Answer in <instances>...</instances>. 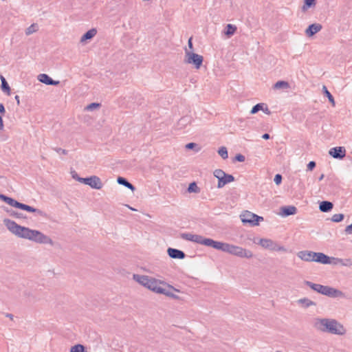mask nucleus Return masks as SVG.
Listing matches in <instances>:
<instances>
[{
	"instance_id": "obj_1",
	"label": "nucleus",
	"mask_w": 352,
	"mask_h": 352,
	"mask_svg": "<svg viewBox=\"0 0 352 352\" xmlns=\"http://www.w3.org/2000/svg\"><path fill=\"white\" fill-rule=\"evenodd\" d=\"M3 223L8 230L16 236L43 244L53 243L52 240L41 232L18 225L14 221L5 219Z\"/></svg>"
},
{
	"instance_id": "obj_2",
	"label": "nucleus",
	"mask_w": 352,
	"mask_h": 352,
	"mask_svg": "<svg viewBox=\"0 0 352 352\" xmlns=\"http://www.w3.org/2000/svg\"><path fill=\"white\" fill-rule=\"evenodd\" d=\"M314 325L318 330L334 335L342 336L346 333L344 326L334 319L316 318Z\"/></svg>"
},
{
	"instance_id": "obj_3",
	"label": "nucleus",
	"mask_w": 352,
	"mask_h": 352,
	"mask_svg": "<svg viewBox=\"0 0 352 352\" xmlns=\"http://www.w3.org/2000/svg\"><path fill=\"white\" fill-rule=\"evenodd\" d=\"M214 248L240 258H250L253 256L252 251L228 243L216 241Z\"/></svg>"
},
{
	"instance_id": "obj_4",
	"label": "nucleus",
	"mask_w": 352,
	"mask_h": 352,
	"mask_svg": "<svg viewBox=\"0 0 352 352\" xmlns=\"http://www.w3.org/2000/svg\"><path fill=\"white\" fill-rule=\"evenodd\" d=\"M305 284L309 286L313 290L317 292L319 294L327 296L330 298H343L344 294L336 288L330 286L322 285L320 284L314 283L309 280H305Z\"/></svg>"
},
{
	"instance_id": "obj_5",
	"label": "nucleus",
	"mask_w": 352,
	"mask_h": 352,
	"mask_svg": "<svg viewBox=\"0 0 352 352\" xmlns=\"http://www.w3.org/2000/svg\"><path fill=\"white\" fill-rule=\"evenodd\" d=\"M133 278L141 285L157 294L162 292V285L164 283L154 278L146 275L133 274Z\"/></svg>"
},
{
	"instance_id": "obj_6",
	"label": "nucleus",
	"mask_w": 352,
	"mask_h": 352,
	"mask_svg": "<svg viewBox=\"0 0 352 352\" xmlns=\"http://www.w3.org/2000/svg\"><path fill=\"white\" fill-rule=\"evenodd\" d=\"M0 199L5 201L6 204H9L10 206L19 208L23 210H25L29 212H34L36 213L38 215L42 216L43 214V212L39 209L35 208L34 207H32L30 206L20 203L15 199L7 197L3 194H0Z\"/></svg>"
},
{
	"instance_id": "obj_7",
	"label": "nucleus",
	"mask_w": 352,
	"mask_h": 352,
	"mask_svg": "<svg viewBox=\"0 0 352 352\" xmlns=\"http://www.w3.org/2000/svg\"><path fill=\"white\" fill-rule=\"evenodd\" d=\"M181 237L184 240L195 242L196 243L204 245L208 247H212L213 248H214L216 242V241L212 239L205 238L201 235L194 234L189 232L182 233L181 234Z\"/></svg>"
},
{
	"instance_id": "obj_8",
	"label": "nucleus",
	"mask_w": 352,
	"mask_h": 352,
	"mask_svg": "<svg viewBox=\"0 0 352 352\" xmlns=\"http://www.w3.org/2000/svg\"><path fill=\"white\" fill-rule=\"evenodd\" d=\"M258 245H260L261 247H263L265 249L271 250V251H275V252H286L287 251V248H285L283 245H281L276 241H274L270 239H260L257 242Z\"/></svg>"
},
{
	"instance_id": "obj_9",
	"label": "nucleus",
	"mask_w": 352,
	"mask_h": 352,
	"mask_svg": "<svg viewBox=\"0 0 352 352\" xmlns=\"http://www.w3.org/2000/svg\"><path fill=\"white\" fill-rule=\"evenodd\" d=\"M204 58L203 56L194 53L186 51L185 62L193 65L196 69H199L202 65Z\"/></svg>"
},
{
	"instance_id": "obj_10",
	"label": "nucleus",
	"mask_w": 352,
	"mask_h": 352,
	"mask_svg": "<svg viewBox=\"0 0 352 352\" xmlns=\"http://www.w3.org/2000/svg\"><path fill=\"white\" fill-rule=\"evenodd\" d=\"M241 219L243 223H250L252 226L258 225L259 221L263 219L262 217L258 216L249 211H245L243 214H242L241 215Z\"/></svg>"
},
{
	"instance_id": "obj_11",
	"label": "nucleus",
	"mask_w": 352,
	"mask_h": 352,
	"mask_svg": "<svg viewBox=\"0 0 352 352\" xmlns=\"http://www.w3.org/2000/svg\"><path fill=\"white\" fill-rule=\"evenodd\" d=\"M329 155L335 159H342L346 155V149L343 146L331 148L329 152Z\"/></svg>"
},
{
	"instance_id": "obj_12",
	"label": "nucleus",
	"mask_w": 352,
	"mask_h": 352,
	"mask_svg": "<svg viewBox=\"0 0 352 352\" xmlns=\"http://www.w3.org/2000/svg\"><path fill=\"white\" fill-rule=\"evenodd\" d=\"M87 185L96 190H100L103 186V184L101 179L95 175L88 177V182H87Z\"/></svg>"
},
{
	"instance_id": "obj_13",
	"label": "nucleus",
	"mask_w": 352,
	"mask_h": 352,
	"mask_svg": "<svg viewBox=\"0 0 352 352\" xmlns=\"http://www.w3.org/2000/svg\"><path fill=\"white\" fill-rule=\"evenodd\" d=\"M316 252L312 251H300L298 253V256L302 261H315V256Z\"/></svg>"
},
{
	"instance_id": "obj_14",
	"label": "nucleus",
	"mask_w": 352,
	"mask_h": 352,
	"mask_svg": "<svg viewBox=\"0 0 352 352\" xmlns=\"http://www.w3.org/2000/svg\"><path fill=\"white\" fill-rule=\"evenodd\" d=\"M167 252L168 256L172 258L183 259L186 256L185 253L178 249L169 248L167 250Z\"/></svg>"
},
{
	"instance_id": "obj_15",
	"label": "nucleus",
	"mask_w": 352,
	"mask_h": 352,
	"mask_svg": "<svg viewBox=\"0 0 352 352\" xmlns=\"http://www.w3.org/2000/svg\"><path fill=\"white\" fill-rule=\"evenodd\" d=\"M38 80L47 85H58L59 81L54 80L47 74H41L38 76Z\"/></svg>"
},
{
	"instance_id": "obj_16",
	"label": "nucleus",
	"mask_w": 352,
	"mask_h": 352,
	"mask_svg": "<svg viewBox=\"0 0 352 352\" xmlns=\"http://www.w3.org/2000/svg\"><path fill=\"white\" fill-rule=\"evenodd\" d=\"M322 27L320 23H313L308 26L305 30V34L308 36H312L322 30Z\"/></svg>"
},
{
	"instance_id": "obj_17",
	"label": "nucleus",
	"mask_w": 352,
	"mask_h": 352,
	"mask_svg": "<svg viewBox=\"0 0 352 352\" xmlns=\"http://www.w3.org/2000/svg\"><path fill=\"white\" fill-rule=\"evenodd\" d=\"M296 212L297 208L293 206H288L280 208V214L283 217H288L289 215L295 214Z\"/></svg>"
},
{
	"instance_id": "obj_18",
	"label": "nucleus",
	"mask_w": 352,
	"mask_h": 352,
	"mask_svg": "<svg viewBox=\"0 0 352 352\" xmlns=\"http://www.w3.org/2000/svg\"><path fill=\"white\" fill-rule=\"evenodd\" d=\"M315 262L322 264H329L331 263L330 257L322 252H316Z\"/></svg>"
},
{
	"instance_id": "obj_19",
	"label": "nucleus",
	"mask_w": 352,
	"mask_h": 352,
	"mask_svg": "<svg viewBox=\"0 0 352 352\" xmlns=\"http://www.w3.org/2000/svg\"><path fill=\"white\" fill-rule=\"evenodd\" d=\"M234 181V177L232 175L226 173V175L221 177V180L218 182L217 187L219 188H223L225 185Z\"/></svg>"
},
{
	"instance_id": "obj_20",
	"label": "nucleus",
	"mask_w": 352,
	"mask_h": 352,
	"mask_svg": "<svg viewBox=\"0 0 352 352\" xmlns=\"http://www.w3.org/2000/svg\"><path fill=\"white\" fill-rule=\"evenodd\" d=\"M333 204L329 201H322L320 203L319 209L322 212H328L332 210Z\"/></svg>"
},
{
	"instance_id": "obj_21",
	"label": "nucleus",
	"mask_w": 352,
	"mask_h": 352,
	"mask_svg": "<svg viewBox=\"0 0 352 352\" xmlns=\"http://www.w3.org/2000/svg\"><path fill=\"white\" fill-rule=\"evenodd\" d=\"M297 303L303 308H308L310 306L316 305V302L307 298H300L297 300Z\"/></svg>"
},
{
	"instance_id": "obj_22",
	"label": "nucleus",
	"mask_w": 352,
	"mask_h": 352,
	"mask_svg": "<svg viewBox=\"0 0 352 352\" xmlns=\"http://www.w3.org/2000/svg\"><path fill=\"white\" fill-rule=\"evenodd\" d=\"M117 182L120 185H122L125 187H126L127 188L131 190L132 191L135 190V186L131 184L130 182H129L127 181L126 179H125L124 177H118V179H117Z\"/></svg>"
},
{
	"instance_id": "obj_23",
	"label": "nucleus",
	"mask_w": 352,
	"mask_h": 352,
	"mask_svg": "<svg viewBox=\"0 0 352 352\" xmlns=\"http://www.w3.org/2000/svg\"><path fill=\"white\" fill-rule=\"evenodd\" d=\"M236 27L232 24H228L225 28L224 34L228 38L231 37L236 31Z\"/></svg>"
},
{
	"instance_id": "obj_24",
	"label": "nucleus",
	"mask_w": 352,
	"mask_h": 352,
	"mask_svg": "<svg viewBox=\"0 0 352 352\" xmlns=\"http://www.w3.org/2000/svg\"><path fill=\"white\" fill-rule=\"evenodd\" d=\"M97 33V31L96 29L92 28L89 30H88L85 34L82 35L81 37L80 41L82 42L85 41L87 40L92 38Z\"/></svg>"
},
{
	"instance_id": "obj_25",
	"label": "nucleus",
	"mask_w": 352,
	"mask_h": 352,
	"mask_svg": "<svg viewBox=\"0 0 352 352\" xmlns=\"http://www.w3.org/2000/svg\"><path fill=\"white\" fill-rule=\"evenodd\" d=\"M0 78H1V87L2 91L3 92L6 93L8 95H10V86H9L8 83L7 82L6 78L3 76H1Z\"/></svg>"
},
{
	"instance_id": "obj_26",
	"label": "nucleus",
	"mask_w": 352,
	"mask_h": 352,
	"mask_svg": "<svg viewBox=\"0 0 352 352\" xmlns=\"http://www.w3.org/2000/svg\"><path fill=\"white\" fill-rule=\"evenodd\" d=\"M162 292H159L158 294H162L167 296H170L173 294V290H175V289L170 285H166L165 287H163L162 285Z\"/></svg>"
},
{
	"instance_id": "obj_27",
	"label": "nucleus",
	"mask_w": 352,
	"mask_h": 352,
	"mask_svg": "<svg viewBox=\"0 0 352 352\" xmlns=\"http://www.w3.org/2000/svg\"><path fill=\"white\" fill-rule=\"evenodd\" d=\"M38 30V25L36 23H33L25 30V34L30 35Z\"/></svg>"
},
{
	"instance_id": "obj_28",
	"label": "nucleus",
	"mask_w": 352,
	"mask_h": 352,
	"mask_svg": "<svg viewBox=\"0 0 352 352\" xmlns=\"http://www.w3.org/2000/svg\"><path fill=\"white\" fill-rule=\"evenodd\" d=\"M289 87V83L286 81L283 80H279L276 82L274 85V88L278 89H287Z\"/></svg>"
},
{
	"instance_id": "obj_29",
	"label": "nucleus",
	"mask_w": 352,
	"mask_h": 352,
	"mask_svg": "<svg viewBox=\"0 0 352 352\" xmlns=\"http://www.w3.org/2000/svg\"><path fill=\"white\" fill-rule=\"evenodd\" d=\"M323 93L328 98L329 102L333 104V105H335V101L333 96L331 94V93L327 90V87L325 86H323L322 87Z\"/></svg>"
},
{
	"instance_id": "obj_30",
	"label": "nucleus",
	"mask_w": 352,
	"mask_h": 352,
	"mask_svg": "<svg viewBox=\"0 0 352 352\" xmlns=\"http://www.w3.org/2000/svg\"><path fill=\"white\" fill-rule=\"evenodd\" d=\"M316 5V0H305L302 10H306L309 8H311Z\"/></svg>"
},
{
	"instance_id": "obj_31",
	"label": "nucleus",
	"mask_w": 352,
	"mask_h": 352,
	"mask_svg": "<svg viewBox=\"0 0 352 352\" xmlns=\"http://www.w3.org/2000/svg\"><path fill=\"white\" fill-rule=\"evenodd\" d=\"M264 107V103H258L252 107V109L250 111V113L255 114L260 110H262Z\"/></svg>"
},
{
	"instance_id": "obj_32",
	"label": "nucleus",
	"mask_w": 352,
	"mask_h": 352,
	"mask_svg": "<svg viewBox=\"0 0 352 352\" xmlns=\"http://www.w3.org/2000/svg\"><path fill=\"white\" fill-rule=\"evenodd\" d=\"M218 153L223 160H226L228 157V150L224 146L219 148Z\"/></svg>"
},
{
	"instance_id": "obj_33",
	"label": "nucleus",
	"mask_w": 352,
	"mask_h": 352,
	"mask_svg": "<svg viewBox=\"0 0 352 352\" xmlns=\"http://www.w3.org/2000/svg\"><path fill=\"white\" fill-rule=\"evenodd\" d=\"M214 176L218 179V182L221 180V177L223 178L226 175V173L221 169H216L214 173Z\"/></svg>"
},
{
	"instance_id": "obj_34",
	"label": "nucleus",
	"mask_w": 352,
	"mask_h": 352,
	"mask_svg": "<svg viewBox=\"0 0 352 352\" xmlns=\"http://www.w3.org/2000/svg\"><path fill=\"white\" fill-rule=\"evenodd\" d=\"M188 191L189 192H198L199 190L197 184L195 182H192L188 186Z\"/></svg>"
},
{
	"instance_id": "obj_35",
	"label": "nucleus",
	"mask_w": 352,
	"mask_h": 352,
	"mask_svg": "<svg viewBox=\"0 0 352 352\" xmlns=\"http://www.w3.org/2000/svg\"><path fill=\"white\" fill-rule=\"evenodd\" d=\"M344 217L343 214H335L332 216L331 221L333 222L339 223L344 219Z\"/></svg>"
},
{
	"instance_id": "obj_36",
	"label": "nucleus",
	"mask_w": 352,
	"mask_h": 352,
	"mask_svg": "<svg viewBox=\"0 0 352 352\" xmlns=\"http://www.w3.org/2000/svg\"><path fill=\"white\" fill-rule=\"evenodd\" d=\"M85 347L82 344H76L71 348L70 352H84Z\"/></svg>"
},
{
	"instance_id": "obj_37",
	"label": "nucleus",
	"mask_w": 352,
	"mask_h": 352,
	"mask_svg": "<svg viewBox=\"0 0 352 352\" xmlns=\"http://www.w3.org/2000/svg\"><path fill=\"white\" fill-rule=\"evenodd\" d=\"M10 215L17 219L23 218V216L21 213L13 210L10 212Z\"/></svg>"
},
{
	"instance_id": "obj_38",
	"label": "nucleus",
	"mask_w": 352,
	"mask_h": 352,
	"mask_svg": "<svg viewBox=\"0 0 352 352\" xmlns=\"http://www.w3.org/2000/svg\"><path fill=\"white\" fill-rule=\"evenodd\" d=\"M274 181L276 184L279 185L282 182V175L280 174H276L274 178Z\"/></svg>"
},
{
	"instance_id": "obj_39",
	"label": "nucleus",
	"mask_w": 352,
	"mask_h": 352,
	"mask_svg": "<svg viewBox=\"0 0 352 352\" xmlns=\"http://www.w3.org/2000/svg\"><path fill=\"white\" fill-rule=\"evenodd\" d=\"M54 150L60 155H67V151L61 148H54Z\"/></svg>"
},
{
	"instance_id": "obj_40",
	"label": "nucleus",
	"mask_w": 352,
	"mask_h": 352,
	"mask_svg": "<svg viewBox=\"0 0 352 352\" xmlns=\"http://www.w3.org/2000/svg\"><path fill=\"white\" fill-rule=\"evenodd\" d=\"M99 104L98 103H95V102H93V103H91L90 104H89L87 107V109L88 110H90V111H92L94 110V109L97 108L99 107Z\"/></svg>"
},
{
	"instance_id": "obj_41",
	"label": "nucleus",
	"mask_w": 352,
	"mask_h": 352,
	"mask_svg": "<svg viewBox=\"0 0 352 352\" xmlns=\"http://www.w3.org/2000/svg\"><path fill=\"white\" fill-rule=\"evenodd\" d=\"M235 160L237 161V162H243L245 161V157L244 155H241V154H238L235 156Z\"/></svg>"
},
{
	"instance_id": "obj_42",
	"label": "nucleus",
	"mask_w": 352,
	"mask_h": 352,
	"mask_svg": "<svg viewBox=\"0 0 352 352\" xmlns=\"http://www.w3.org/2000/svg\"><path fill=\"white\" fill-rule=\"evenodd\" d=\"M316 167V162L314 161H311L307 164V170H312Z\"/></svg>"
},
{
	"instance_id": "obj_43",
	"label": "nucleus",
	"mask_w": 352,
	"mask_h": 352,
	"mask_svg": "<svg viewBox=\"0 0 352 352\" xmlns=\"http://www.w3.org/2000/svg\"><path fill=\"white\" fill-rule=\"evenodd\" d=\"M195 147H197V144L193 142L188 143L186 145L187 149H192Z\"/></svg>"
},
{
	"instance_id": "obj_44",
	"label": "nucleus",
	"mask_w": 352,
	"mask_h": 352,
	"mask_svg": "<svg viewBox=\"0 0 352 352\" xmlns=\"http://www.w3.org/2000/svg\"><path fill=\"white\" fill-rule=\"evenodd\" d=\"M344 231L347 234H352V223L349 226H347Z\"/></svg>"
},
{
	"instance_id": "obj_45",
	"label": "nucleus",
	"mask_w": 352,
	"mask_h": 352,
	"mask_svg": "<svg viewBox=\"0 0 352 352\" xmlns=\"http://www.w3.org/2000/svg\"><path fill=\"white\" fill-rule=\"evenodd\" d=\"M76 180H77L78 182H79L80 183H82V184H85L87 185V182H88V177H85V178H83V177L76 178Z\"/></svg>"
},
{
	"instance_id": "obj_46",
	"label": "nucleus",
	"mask_w": 352,
	"mask_h": 352,
	"mask_svg": "<svg viewBox=\"0 0 352 352\" xmlns=\"http://www.w3.org/2000/svg\"><path fill=\"white\" fill-rule=\"evenodd\" d=\"M262 111L267 115L271 114L270 110L268 109L267 106L265 104V107L263 108Z\"/></svg>"
},
{
	"instance_id": "obj_47",
	"label": "nucleus",
	"mask_w": 352,
	"mask_h": 352,
	"mask_svg": "<svg viewBox=\"0 0 352 352\" xmlns=\"http://www.w3.org/2000/svg\"><path fill=\"white\" fill-rule=\"evenodd\" d=\"M6 112V109L4 105L2 103H0V113H4Z\"/></svg>"
},
{
	"instance_id": "obj_48",
	"label": "nucleus",
	"mask_w": 352,
	"mask_h": 352,
	"mask_svg": "<svg viewBox=\"0 0 352 352\" xmlns=\"http://www.w3.org/2000/svg\"><path fill=\"white\" fill-rule=\"evenodd\" d=\"M188 45L189 48H190V49L192 48V38H190L188 39Z\"/></svg>"
},
{
	"instance_id": "obj_49",
	"label": "nucleus",
	"mask_w": 352,
	"mask_h": 352,
	"mask_svg": "<svg viewBox=\"0 0 352 352\" xmlns=\"http://www.w3.org/2000/svg\"><path fill=\"white\" fill-rule=\"evenodd\" d=\"M262 138L265 140H268L270 139V136L268 133H264L263 135H262Z\"/></svg>"
},
{
	"instance_id": "obj_50",
	"label": "nucleus",
	"mask_w": 352,
	"mask_h": 352,
	"mask_svg": "<svg viewBox=\"0 0 352 352\" xmlns=\"http://www.w3.org/2000/svg\"><path fill=\"white\" fill-rule=\"evenodd\" d=\"M3 119L1 116H0V130L3 129Z\"/></svg>"
},
{
	"instance_id": "obj_51",
	"label": "nucleus",
	"mask_w": 352,
	"mask_h": 352,
	"mask_svg": "<svg viewBox=\"0 0 352 352\" xmlns=\"http://www.w3.org/2000/svg\"><path fill=\"white\" fill-rule=\"evenodd\" d=\"M14 99L16 101L17 104H20V98H19V96H17V95L15 96Z\"/></svg>"
},
{
	"instance_id": "obj_52",
	"label": "nucleus",
	"mask_w": 352,
	"mask_h": 352,
	"mask_svg": "<svg viewBox=\"0 0 352 352\" xmlns=\"http://www.w3.org/2000/svg\"><path fill=\"white\" fill-rule=\"evenodd\" d=\"M343 265H352V259L347 260V263H344Z\"/></svg>"
},
{
	"instance_id": "obj_53",
	"label": "nucleus",
	"mask_w": 352,
	"mask_h": 352,
	"mask_svg": "<svg viewBox=\"0 0 352 352\" xmlns=\"http://www.w3.org/2000/svg\"><path fill=\"white\" fill-rule=\"evenodd\" d=\"M6 317H8V318H10L11 320H12V319H13V317H14V316H13V315H12V314H6Z\"/></svg>"
},
{
	"instance_id": "obj_54",
	"label": "nucleus",
	"mask_w": 352,
	"mask_h": 352,
	"mask_svg": "<svg viewBox=\"0 0 352 352\" xmlns=\"http://www.w3.org/2000/svg\"><path fill=\"white\" fill-rule=\"evenodd\" d=\"M324 174H322V175L319 177L318 180H319V181L322 180V179H323V178H324Z\"/></svg>"
},
{
	"instance_id": "obj_55",
	"label": "nucleus",
	"mask_w": 352,
	"mask_h": 352,
	"mask_svg": "<svg viewBox=\"0 0 352 352\" xmlns=\"http://www.w3.org/2000/svg\"><path fill=\"white\" fill-rule=\"evenodd\" d=\"M186 120H188V118H182L180 120V122H186Z\"/></svg>"
},
{
	"instance_id": "obj_56",
	"label": "nucleus",
	"mask_w": 352,
	"mask_h": 352,
	"mask_svg": "<svg viewBox=\"0 0 352 352\" xmlns=\"http://www.w3.org/2000/svg\"><path fill=\"white\" fill-rule=\"evenodd\" d=\"M73 178L76 179V178H80L78 177L76 174L75 175H73Z\"/></svg>"
},
{
	"instance_id": "obj_57",
	"label": "nucleus",
	"mask_w": 352,
	"mask_h": 352,
	"mask_svg": "<svg viewBox=\"0 0 352 352\" xmlns=\"http://www.w3.org/2000/svg\"><path fill=\"white\" fill-rule=\"evenodd\" d=\"M170 297H172V298H177V296H175L174 294H172V296H170Z\"/></svg>"
},
{
	"instance_id": "obj_58",
	"label": "nucleus",
	"mask_w": 352,
	"mask_h": 352,
	"mask_svg": "<svg viewBox=\"0 0 352 352\" xmlns=\"http://www.w3.org/2000/svg\"><path fill=\"white\" fill-rule=\"evenodd\" d=\"M199 150H200V148H197V149H196V151L198 152Z\"/></svg>"
},
{
	"instance_id": "obj_59",
	"label": "nucleus",
	"mask_w": 352,
	"mask_h": 352,
	"mask_svg": "<svg viewBox=\"0 0 352 352\" xmlns=\"http://www.w3.org/2000/svg\"><path fill=\"white\" fill-rule=\"evenodd\" d=\"M276 352H281V351H277Z\"/></svg>"
}]
</instances>
